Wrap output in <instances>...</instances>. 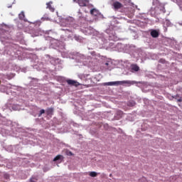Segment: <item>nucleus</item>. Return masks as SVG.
Here are the masks:
<instances>
[{
  "instance_id": "9b49d317",
  "label": "nucleus",
  "mask_w": 182,
  "mask_h": 182,
  "mask_svg": "<svg viewBox=\"0 0 182 182\" xmlns=\"http://www.w3.org/2000/svg\"><path fill=\"white\" fill-rule=\"evenodd\" d=\"M52 2H48L46 4L47 9H49L51 12H55V8L52 7V5H50Z\"/></svg>"
},
{
  "instance_id": "393cba45",
  "label": "nucleus",
  "mask_w": 182,
  "mask_h": 182,
  "mask_svg": "<svg viewBox=\"0 0 182 182\" xmlns=\"http://www.w3.org/2000/svg\"><path fill=\"white\" fill-rule=\"evenodd\" d=\"M67 31H68L70 32V31H69V30H68V29H67Z\"/></svg>"
},
{
  "instance_id": "a211bd4d",
  "label": "nucleus",
  "mask_w": 182,
  "mask_h": 182,
  "mask_svg": "<svg viewBox=\"0 0 182 182\" xmlns=\"http://www.w3.org/2000/svg\"><path fill=\"white\" fill-rule=\"evenodd\" d=\"M117 116H119V117H122V116H123L122 111H120V110L117 111Z\"/></svg>"
},
{
  "instance_id": "20e7f679",
  "label": "nucleus",
  "mask_w": 182,
  "mask_h": 182,
  "mask_svg": "<svg viewBox=\"0 0 182 182\" xmlns=\"http://www.w3.org/2000/svg\"><path fill=\"white\" fill-rule=\"evenodd\" d=\"M112 6H114V9L115 10L117 9H122V7L123 6V4L119 1H114L112 4Z\"/></svg>"
},
{
  "instance_id": "4be33fe9",
  "label": "nucleus",
  "mask_w": 182,
  "mask_h": 182,
  "mask_svg": "<svg viewBox=\"0 0 182 182\" xmlns=\"http://www.w3.org/2000/svg\"><path fill=\"white\" fill-rule=\"evenodd\" d=\"M141 180H146V178H142V179L140 180V181H141Z\"/></svg>"
},
{
  "instance_id": "5701e85b",
  "label": "nucleus",
  "mask_w": 182,
  "mask_h": 182,
  "mask_svg": "<svg viewBox=\"0 0 182 182\" xmlns=\"http://www.w3.org/2000/svg\"><path fill=\"white\" fill-rule=\"evenodd\" d=\"M105 65H109V63H107Z\"/></svg>"
},
{
  "instance_id": "f257e3e1",
  "label": "nucleus",
  "mask_w": 182,
  "mask_h": 182,
  "mask_svg": "<svg viewBox=\"0 0 182 182\" xmlns=\"http://www.w3.org/2000/svg\"><path fill=\"white\" fill-rule=\"evenodd\" d=\"M151 13L154 15H160V14H166V9L163 4H159L154 9L151 10Z\"/></svg>"
},
{
  "instance_id": "f8f14e48",
  "label": "nucleus",
  "mask_w": 182,
  "mask_h": 182,
  "mask_svg": "<svg viewBox=\"0 0 182 182\" xmlns=\"http://www.w3.org/2000/svg\"><path fill=\"white\" fill-rule=\"evenodd\" d=\"M48 116L53 114V108H48L46 111Z\"/></svg>"
},
{
  "instance_id": "4468645a",
  "label": "nucleus",
  "mask_w": 182,
  "mask_h": 182,
  "mask_svg": "<svg viewBox=\"0 0 182 182\" xmlns=\"http://www.w3.org/2000/svg\"><path fill=\"white\" fill-rule=\"evenodd\" d=\"M127 105L129 106V107H133L134 106H136V102L134 101L129 102Z\"/></svg>"
},
{
  "instance_id": "412c9836",
  "label": "nucleus",
  "mask_w": 182,
  "mask_h": 182,
  "mask_svg": "<svg viewBox=\"0 0 182 182\" xmlns=\"http://www.w3.org/2000/svg\"><path fill=\"white\" fill-rule=\"evenodd\" d=\"M79 1L80 0H73V2H77V4H79Z\"/></svg>"
},
{
  "instance_id": "b1692460",
  "label": "nucleus",
  "mask_w": 182,
  "mask_h": 182,
  "mask_svg": "<svg viewBox=\"0 0 182 182\" xmlns=\"http://www.w3.org/2000/svg\"><path fill=\"white\" fill-rule=\"evenodd\" d=\"M70 154H71V155H72V152H70Z\"/></svg>"
},
{
  "instance_id": "7ed1b4c3",
  "label": "nucleus",
  "mask_w": 182,
  "mask_h": 182,
  "mask_svg": "<svg viewBox=\"0 0 182 182\" xmlns=\"http://www.w3.org/2000/svg\"><path fill=\"white\" fill-rule=\"evenodd\" d=\"M67 83L68 85H70V86H75L76 87L80 86V83L73 80H67Z\"/></svg>"
},
{
  "instance_id": "dca6fc26",
  "label": "nucleus",
  "mask_w": 182,
  "mask_h": 182,
  "mask_svg": "<svg viewBox=\"0 0 182 182\" xmlns=\"http://www.w3.org/2000/svg\"><path fill=\"white\" fill-rule=\"evenodd\" d=\"M90 177H97V173L95 172V171H92L90 173Z\"/></svg>"
},
{
  "instance_id": "ddd939ff",
  "label": "nucleus",
  "mask_w": 182,
  "mask_h": 182,
  "mask_svg": "<svg viewBox=\"0 0 182 182\" xmlns=\"http://www.w3.org/2000/svg\"><path fill=\"white\" fill-rule=\"evenodd\" d=\"M175 99L177 100V102H182V97H180V95H176L175 96Z\"/></svg>"
},
{
  "instance_id": "9d476101",
  "label": "nucleus",
  "mask_w": 182,
  "mask_h": 182,
  "mask_svg": "<svg viewBox=\"0 0 182 182\" xmlns=\"http://www.w3.org/2000/svg\"><path fill=\"white\" fill-rule=\"evenodd\" d=\"M132 70H134V72H139L140 70V67H139L136 64L132 65Z\"/></svg>"
},
{
  "instance_id": "f3484780",
  "label": "nucleus",
  "mask_w": 182,
  "mask_h": 182,
  "mask_svg": "<svg viewBox=\"0 0 182 182\" xmlns=\"http://www.w3.org/2000/svg\"><path fill=\"white\" fill-rule=\"evenodd\" d=\"M29 182H38V178L36 177H31Z\"/></svg>"
},
{
  "instance_id": "aec40b11",
  "label": "nucleus",
  "mask_w": 182,
  "mask_h": 182,
  "mask_svg": "<svg viewBox=\"0 0 182 182\" xmlns=\"http://www.w3.org/2000/svg\"><path fill=\"white\" fill-rule=\"evenodd\" d=\"M4 177H5V178H6V180H8V178H9V176L8 174H5Z\"/></svg>"
},
{
  "instance_id": "2eb2a0df",
  "label": "nucleus",
  "mask_w": 182,
  "mask_h": 182,
  "mask_svg": "<svg viewBox=\"0 0 182 182\" xmlns=\"http://www.w3.org/2000/svg\"><path fill=\"white\" fill-rule=\"evenodd\" d=\"M63 157L62 155H58L53 159V161H58V160H60Z\"/></svg>"
},
{
  "instance_id": "f03ea898",
  "label": "nucleus",
  "mask_w": 182,
  "mask_h": 182,
  "mask_svg": "<svg viewBox=\"0 0 182 182\" xmlns=\"http://www.w3.org/2000/svg\"><path fill=\"white\" fill-rule=\"evenodd\" d=\"M132 85V81H114L104 83V86H119L120 85Z\"/></svg>"
},
{
  "instance_id": "39448f33",
  "label": "nucleus",
  "mask_w": 182,
  "mask_h": 182,
  "mask_svg": "<svg viewBox=\"0 0 182 182\" xmlns=\"http://www.w3.org/2000/svg\"><path fill=\"white\" fill-rule=\"evenodd\" d=\"M78 5L80 6H87L89 5V0H80Z\"/></svg>"
},
{
  "instance_id": "0eeeda50",
  "label": "nucleus",
  "mask_w": 182,
  "mask_h": 182,
  "mask_svg": "<svg viewBox=\"0 0 182 182\" xmlns=\"http://www.w3.org/2000/svg\"><path fill=\"white\" fill-rule=\"evenodd\" d=\"M172 2H174L176 4L179 6L181 11H182V0H171Z\"/></svg>"
},
{
  "instance_id": "6e6552de",
  "label": "nucleus",
  "mask_w": 182,
  "mask_h": 182,
  "mask_svg": "<svg viewBox=\"0 0 182 182\" xmlns=\"http://www.w3.org/2000/svg\"><path fill=\"white\" fill-rule=\"evenodd\" d=\"M151 36H152V38H159V31H157L156 30L151 31Z\"/></svg>"
},
{
  "instance_id": "423d86ee",
  "label": "nucleus",
  "mask_w": 182,
  "mask_h": 182,
  "mask_svg": "<svg viewBox=\"0 0 182 182\" xmlns=\"http://www.w3.org/2000/svg\"><path fill=\"white\" fill-rule=\"evenodd\" d=\"M8 33V31L4 29V28L0 27V38H5L4 35H6Z\"/></svg>"
},
{
  "instance_id": "6ab92c4d",
  "label": "nucleus",
  "mask_w": 182,
  "mask_h": 182,
  "mask_svg": "<svg viewBox=\"0 0 182 182\" xmlns=\"http://www.w3.org/2000/svg\"><path fill=\"white\" fill-rule=\"evenodd\" d=\"M43 113H45V109H41L38 114V117H41L42 116V114H43Z\"/></svg>"
},
{
  "instance_id": "1a4fd4ad",
  "label": "nucleus",
  "mask_w": 182,
  "mask_h": 182,
  "mask_svg": "<svg viewBox=\"0 0 182 182\" xmlns=\"http://www.w3.org/2000/svg\"><path fill=\"white\" fill-rule=\"evenodd\" d=\"M90 14L94 16H97V15H99V11H97L96 9H92L90 10Z\"/></svg>"
}]
</instances>
